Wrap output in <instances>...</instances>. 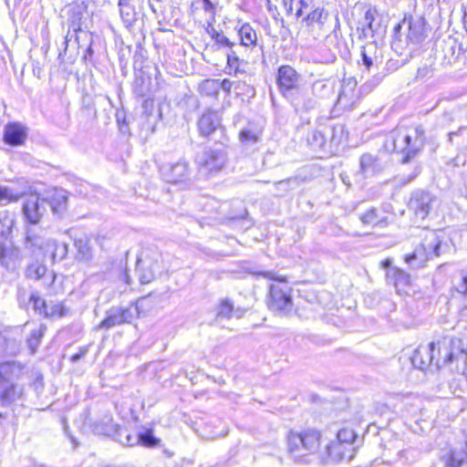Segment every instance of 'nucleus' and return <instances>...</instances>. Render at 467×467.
I'll list each match as a JSON object with an SVG mask.
<instances>
[{
	"label": "nucleus",
	"instance_id": "nucleus-1",
	"mask_svg": "<svg viewBox=\"0 0 467 467\" xmlns=\"http://www.w3.org/2000/svg\"><path fill=\"white\" fill-rule=\"evenodd\" d=\"M426 136L422 126L410 130H394L387 137L384 149L401 155L400 162L408 163L423 150Z\"/></svg>",
	"mask_w": 467,
	"mask_h": 467
},
{
	"label": "nucleus",
	"instance_id": "nucleus-2",
	"mask_svg": "<svg viewBox=\"0 0 467 467\" xmlns=\"http://www.w3.org/2000/svg\"><path fill=\"white\" fill-rule=\"evenodd\" d=\"M451 250V244L445 241L443 234L437 231H427L413 252L405 255L404 261L410 267L418 269L423 267L429 260L448 254Z\"/></svg>",
	"mask_w": 467,
	"mask_h": 467
},
{
	"label": "nucleus",
	"instance_id": "nucleus-3",
	"mask_svg": "<svg viewBox=\"0 0 467 467\" xmlns=\"http://www.w3.org/2000/svg\"><path fill=\"white\" fill-rule=\"evenodd\" d=\"M322 435L316 430L301 432L290 431L287 436L288 452L296 462L309 463L314 458L318 459Z\"/></svg>",
	"mask_w": 467,
	"mask_h": 467
},
{
	"label": "nucleus",
	"instance_id": "nucleus-4",
	"mask_svg": "<svg viewBox=\"0 0 467 467\" xmlns=\"http://www.w3.org/2000/svg\"><path fill=\"white\" fill-rule=\"evenodd\" d=\"M14 219L7 213H0V267L9 272L16 271L21 265L23 256L20 249L9 238Z\"/></svg>",
	"mask_w": 467,
	"mask_h": 467
},
{
	"label": "nucleus",
	"instance_id": "nucleus-5",
	"mask_svg": "<svg viewBox=\"0 0 467 467\" xmlns=\"http://www.w3.org/2000/svg\"><path fill=\"white\" fill-rule=\"evenodd\" d=\"M255 275L275 282L269 285L267 296V306L269 309L278 313L290 312L293 306L292 289L288 285L286 278L277 275L272 271H261Z\"/></svg>",
	"mask_w": 467,
	"mask_h": 467
},
{
	"label": "nucleus",
	"instance_id": "nucleus-6",
	"mask_svg": "<svg viewBox=\"0 0 467 467\" xmlns=\"http://www.w3.org/2000/svg\"><path fill=\"white\" fill-rule=\"evenodd\" d=\"M226 144L215 142L214 146H205L194 155V164L199 172L210 176L219 173L226 165L228 155Z\"/></svg>",
	"mask_w": 467,
	"mask_h": 467
},
{
	"label": "nucleus",
	"instance_id": "nucleus-7",
	"mask_svg": "<svg viewBox=\"0 0 467 467\" xmlns=\"http://www.w3.org/2000/svg\"><path fill=\"white\" fill-rule=\"evenodd\" d=\"M197 126L202 137L209 138L222 144H226L229 140L225 130L221 124V118L214 110L206 109L200 117Z\"/></svg>",
	"mask_w": 467,
	"mask_h": 467
},
{
	"label": "nucleus",
	"instance_id": "nucleus-8",
	"mask_svg": "<svg viewBox=\"0 0 467 467\" xmlns=\"http://www.w3.org/2000/svg\"><path fill=\"white\" fill-rule=\"evenodd\" d=\"M140 309L138 304L130 305L127 307L113 306L106 312L105 318L99 323V328L109 330L114 327L130 324L139 317Z\"/></svg>",
	"mask_w": 467,
	"mask_h": 467
},
{
	"label": "nucleus",
	"instance_id": "nucleus-9",
	"mask_svg": "<svg viewBox=\"0 0 467 467\" xmlns=\"http://www.w3.org/2000/svg\"><path fill=\"white\" fill-rule=\"evenodd\" d=\"M301 75L291 66L282 65L277 69L276 83L280 92L286 99L293 98L300 91Z\"/></svg>",
	"mask_w": 467,
	"mask_h": 467
},
{
	"label": "nucleus",
	"instance_id": "nucleus-10",
	"mask_svg": "<svg viewBox=\"0 0 467 467\" xmlns=\"http://www.w3.org/2000/svg\"><path fill=\"white\" fill-rule=\"evenodd\" d=\"M438 202L437 197L429 191L418 189L410 193L408 208L417 218H427Z\"/></svg>",
	"mask_w": 467,
	"mask_h": 467
},
{
	"label": "nucleus",
	"instance_id": "nucleus-11",
	"mask_svg": "<svg viewBox=\"0 0 467 467\" xmlns=\"http://www.w3.org/2000/svg\"><path fill=\"white\" fill-rule=\"evenodd\" d=\"M22 339L19 327H0V358L16 356Z\"/></svg>",
	"mask_w": 467,
	"mask_h": 467
},
{
	"label": "nucleus",
	"instance_id": "nucleus-12",
	"mask_svg": "<svg viewBox=\"0 0 467 467\" xmlns=\"http://www.w3.org/2000/svg\"><path fill=\"white\" fill-rule=\"evenodd\" d=\"M162 178L170 183L185 182L190 179L191 169L185 160H180L176 162L164 163L160 167Z\"/></svg>",
	"mask_w": 467,
	"mask_h": 467
},
{
	"label": "nucleus",
	"instance_id": "nucleus-13",
	"mask_svg": "<svg viewBox=\"0 0 467 467\" xmlns=\"http://www.w3.org/2000/svg\"><path fill=\"white\" fill-rule=\"evenodd\" d=\"M47 199H40L37 195L28 196L22 206L26 220L31 224L38 223L47 211Z\"/></svg>",
	"mask_w": 467,
	"mask_h": 467
},
{
	"label": "nucleus",
	"instance_id": "nucleus-14",
	"mask_svg": "<svg viewBox=\"0 0 467 467\" xmlns=\"http://www.w3.org/2000/svg\"><path fill=\"white\" fill-rule=\"evenodd\" d=\"M407 35L405 36V45L410 42L418 44L426 37V20L422 16L405 17Z\"/></svg>",
	"mask_w": 467,
	"mask_h": 467
},
{
	"label": "nucleus",
	"instance_id": "nucleus-15",
	"mask_svg": "<svg viewBox=\"0 0 467 467\" xmlns=\"http://www.w3.org/2000/svg\"><path fill=\"white\" fill-rule=\"evenodd\" d=\"M28 135L27 128L20 122H8L4 128L3 141L11 147L25 144Z\"/></svg>",
	"mask_w": 467,
	"mask_h": 467
},
{
	"label": "nucleus",
	"instance_id": "nucleus-16",
	"mask_svg": "<svg viewBox=\"0 0 467 467\" xmlns=\"http://www.w3.org/2000/svg\"><path fill=\"white\" fill-rule=\"evenodd\" d=\"M387 166V162L378 154L364 153L359 158V172L364 177H371L381 173Z\"/></svg>",
	"mask_w": 467,
	"mask_h": 467
},
{
	"label": "nucleus",
	"instance_id": "nucleus-17",
	"mask_svg": "<svg viewBox=\"0 0 467 467\" xmlns=\"http://www.w3.org/2000/svg\"><path fill=\"white\" fill-rule=\"evenodd\" d=\"M17 301L19 306L25 309H28L32 306L33 310L36 314L44 317L45 311H47V302L39 296L37 292H32L29 296H26L25 289L18 288L17 290Z\"/></svg>",
	"mask_w": 467,
	"mask_h": 467
},
{
	"label": "nucleus",
	"instance_id": "nucleus-18",
	"mask_svg": "<svg viewBox=\"0 0 467 467\" xmlns=\"http://www.w3.org/2000/svg\"><path fill=\"white\" fill-rule=\"evenodd\" d=\"M379 13L376 7L369 6L364 14L362 20L359 22L361 26V33L359 38L373 37L374 34L380 29Z\"/></svg>",
	"mask_w": 467,
	"mask_h": 467
},
{
	"label": "nucleus",
	"instance_id": "nucleus-19",
	"mask_svg": "<svg viewBox=\"0 0 467 467\" xmlns=\"http://www.w3.org/2000/svg\"><path fill=\"white\" fill-rule=\"evenodd\" d=\"M82 16V12L78 7H73L69 10L67 18L68 32L64 40L66 47L67 46L69 39L73 36H75L76 41L79 45V34L84 37L89 36L88 32L81 29Z\"/></svg>",
	"mask_w": 467,
	"mask_h": 467
},
{
	"label": "nucleus",
	"instance_id": "nucleus-20",
	"mask_svg": "<svg viewBox=\"0 0 467 467\" xmlns=\"http://www.w3.org/2000/svg\"><path fill=\"white\" fill-rule=\"evenodd\" d=\"M51 241L52 239L46 238L35 229H28L25 239V246L34 254H42L44 256H47V244Z\"/></svg>",
	"mask_w": 467,
	"mask_h": 467
},
{
	"label": "nucleus",
	"instance_id": "nucleus-21",
	"mask_svg": "<svg viewBox=\"0 0 467 467\" xmlns=\"http://www.w3.org/2000/svg\"><path fill=\"white\" fill-rule=\"evenodd\" d=\"M24 394V388L16 382L0 381V403L3 407L11 406L20 400Z\"/></svg>",
	"mask_w": 467,
	"mask_h": 467
},
{
	"label": "nucleus",
	"instance_id": "nucleus-22",
	"mask_svg": "<svg viewBox=\"0 0 467 467\" xmlns=\"http://www.w3.org/2000/svg\"><path fill=\"white\" fill-rule=\"evenodd\" d=\"M435 343L431 342L428 347H419L414 350L410 357V361L415 368L424 370L431 363L434 358L433 352L435 350Z\"/></svg>",
	"mask_w": 467,
	"mask_h": 467
},
{
	"label": "nucleus",
	"instance_id": "nucleus-23",
	"mask_svg": "<svg viewBox=\"0 0 467 467\" xmlns=\"http://www.w3.org/2000/svg\"><path fill=\"white\" fill-rule=\"evenodd\" d=\"M25 275L28 279L42 281L45 286L51 285L55 281L54 274L51 273L50 275H47V266L38 261L28 265L26 266Z\"/></svg>",
	"mask_w": 467,
	"mask_h": 467
},
{
	"label": "nucleus",
	"instance_id": "nucleus-24",
	"mask_svg": "<svg viewBox=\"0 0 467 467\" xmlns=\"http://www.w3.org/2000/svg\"><path fill=\"white\" fill-rule=\"evenodd\" d=\"M355 84L348 82L344 85L342 90L337 96L336 106L342 110H351L354 109L355 104L358 99L357 92L355 91Z\"/></svg>",
	"mask_w": 467,
	"mask_h": 467
},
{
	"label": "nucleus",
	"instance_id": "nucleus-25",
	"mask_svg": "<svg viewBox=\"0 0 467 467\" xmlns=\"http://www.w3.org/2000/svg\"><path fill=\"white\" fill-rule=\"evenodd\" d=\"M323 127L326 136L330 135V139H328V151H332L347 140V131L343 124H323Z\"/></svg>",
	"mask_w": 467,
	"mask_h": 467
},
{
	"label": "nucleus",
	"instance_id": "nucleus-26",
	"mask_svg": "<svg viewBox=\"0 0 467 467\" xmlns=\"http://www.w3.org/2000/svg\"><path fill=\"white\" fill-rule=\"evenodd\" d=\"M463 48L462 44L458 43L455 39H449L448 41H444L441 58L442 65H454L459 60Z\"/></svg>",
	"mask_w": 467,
	"mask_h": 467
},
{
	"label": "nucleus",
	"instance_id": "nucleus-27",
	"mask_svg": "<svg viewBox=\"0 0 467 467\" xmlns=\"http://www.w3.org/2000/svg\"><path fill=\"white\" fill-rule=\"evenodd\" d=\"M92 428L96 434L109 436L112 439L118 434H122L120 427L113 423L110 415H105L99 420L95 421Z\"/></svg>",
	"mask_w": 467,
	"mask_h": 467
},
{
	"label": "nucleus",
	"instance_id": "nucleus-28",
	"mask_svg": "<svg viewBox=\"0 0 467 467\" xmlns=\"http://www.w3.org/2000/svg\"><path fill=\"white\" fill-rule=\"evenodd\" d=\"M23 364L17 361H6L0 364V381L15 382L19 379L24 370Z\"/></svg>",
	"mask_w": 467,
	"mask_h": 467
},
{
	"label": "nucleus",
	"instance_id": "nucleus-29",
	"mask_svg": "<svg viewBox=\"0 0 467 467\" xmlns=\"http://www.w3.org/2000/svg\"><path fill=\"white\" fill-rule=\"evenodd\" d=\"M306 141L308 146L314 150H328V139L324 131L323 124L308 132Z\"/></svg>",
	"mask_w": 467,
	"mask_h": 467
},
{
	"label": "nucleus",
	"instance_id": "nucleus-30",
	"mask_svg": "<svg viewBox=\"0 0 467 467\" xmlns=\"http://www.w3.org/2000/svg\"><path fill=\"white\" fill-rule=\"evenodd\" d=\"M347 447L337 440L331 441L325 446V451L320 453L318 460L324 462L329 458L333 461H341L346 457Z\"/></svg>",
	"mask_w": 467,
	"mask_h": 467
},
{
	"label": "nucleus",
	"instance_id": "nucleus-31",
	"mask_svg": "<svg viewBox=\"0 0 467 467\" xmlns=\"http://www.w3.org/2000/svg\"><path fill=\"white\" fill-rule=\"evenodd\" d=\"M118 7L124 26L127 28L131 29L140 18V8L137 7L136 4L125 5Z\"/></svg>",
	"mask_w": 467,
	"mask_h": 467
},
{
	"label": "nucleus",
	"instance_id": "nucleus-32",
	"mask_svg": "<svg viewBox=\"0 0 467 467\" xmlns=\"http://www.w3.org/2000/svg\"><path fill=\"white\" fill-rule=\"evenodd\" d=\"M386 280L389 284L395 286L396 290L400 292L404 289L410 283V275L400 268L389 269L386 273Z\"/></svg>",
	"mask_w": 467,
	"mask_h": 467
},
{
	"label": "nucleus",
	"instance_id": "nucleus-33",
	"mask_svg": "<svg viewBox=\"0 0 467 467\" xmlns=\"http://www.w3.org/2000/svg\"><path fill=\"white\" fill-rule=\"evenodd\" d=\"M336 82L335 80L318 79L312 84V95L317 99H328L332 97L335 90Z\"/></svg>",
	"mask_w": 467,
	"mask_h": 467
},
{
	"label": "nucleus",
	"instance_id": "nucleus-34",
	"mask_svg": "<svg viewBox=\"0 0 467 467\" xmlns=\"http://www.w3.org/2000/svg\"><path fill=\"white\" fill-rule=\"evenodd\" d=\"M263 129L254 124H248L239 132V140L244 145H253L261 140Z\"/></svg>",
	"mask_w": 467,
	"mask_h": 467
},
{
	"label": "nucleus",
	"instance_id": "nucleus-35",
	"mask_svg": "<svg viewBox=\"0 0 467 467\" xmlns=\"http://www.w3.org/2000/svg\"><path fill=\"white\" fill-rule=\"evenodd\" d=\"M47 202V208H50L57 217H61L67 210V197L63 191L57 192Z\"/></svg>",
	"mask_w": 467,
	"mask_h": 467
},
{
	"label": "nucleus",
	"instance_id": "nucleus-36",
	"mask_svg": "<svg viewBox=\"0 0 467 467\" xmlns=\"http://www.w3.org/2000/svg\"><path fill=\"white\" fill-rule=\"evenodd\" d=\"M74 245L77 249L76 260L79 262H88L92 258V248L89 240L86 237L76 239Z\"/></svg>",
	"mask_w": 467,
	"mask_h": 467
},
{
	"label": "nucleus",
	"instance_id": "nucleus-37",
	"mask_svg": "<svg viewBox=\"0 0 467 467\" xmlns=\"http://www.w3.org/2000/svg\"><path fill=\"white\" fill-rule=\"evenodd\" d=\"M375 48V46L371 44L364 47L361 50L362 65L368 72L377 69L379 67V64L381 63V60L377 56H373Z\"/></svg>",
	"mask_w": 467,
	"mask_h": 467
},
{
	"label": "nucleus",
	"instance_id": "nucleus-38",
	"mask_svg": "<svg viewBox=\"0 0 467 467\" xmlns=\"http://www.w3.org/2000/svg\"><path fill=\"white\" fill-rule=\"evenodd\" d=\"M238 36L240 38V45L250 47H255L257 44V35L255 30L250 24L244 23L238 29Z\"/></svg>",
	"mask_w": 467,
	"mask_h": 467
},
{
	"label": "nucleus",
	"instance_id": "nucleus-39",
	"mask_svg": "<svg viewBox=\"0 0 467 467\" xmlns=\"http://www.w3.org/2000/svg\"><path fill=\"white\" fill-rule=\"evenodd\" d=\"M289 99H291L292 104L295 106L296 110L301 109L308 111L318 106L317 99L316 97L303 95L300 91Z\"/></svg>",
	"mask_w": 467,
	"mask_h": 467
},
{
	"label": "nucleus",
	"instance_id": "nucleus-40",
	"mask_svg": "<svg viewBox=\"0 0 467 467\" xmlns=\"http://www.w3.org/2000/svg\"><path fill=\"white\" fill-rule=\"evenodd\" d=\"M464 437L466 439L464 451H451L443 457L446 467H461L463 462L467 463V432H464Z\"/></svg>",
	"mask_w": 467,
	"mask_h": 467
},
{
	"label": "nucleus",
	"instance_id": "nucleus-41",
	"mask_svg": "<svg viewBox=\"0 0 467 467\" xmlns=\"http://www.w3.org/2000/svg\"><path fill=\"white\" fill-rule=\"evenodd\" d=\"M68 253V245L65 243H58L56 240L47 244V256L49 255L52 262L62 261Z\"/></svg>",
	"mask_w": 467,
	"mask_h": 467
},
{
	"label": "nucleus",
	"instance_id": "nucleus-42",
	"mask_svg": "<svg viewBox=\"0 0 467 467\" xmlns=\"http://www.w3.org/2000/svg\"><path fill=\"white\" fill-rule=\"evenodd\" d=\"M234 309V301L228 297L220 300L216 306V320L230 319Z\"/></svg>",
	"mask_w": 467,
	"mask_h": 467
},
{
	"label": "nucleus",
	"instance_id": "nucleus-43",
	"mask_svg": "<svg viewBox=\"0 0 467 467\" xmlns=\"http://www.w3.org/2000/svg\"><path fill=\"white\" fill-rule=\"evenodd\" d=\"M206 31L210 35L212 39L214 41V46H216L217 49H220L222 47H226L228 49L231 47L236 46V44L231 41L226 36H224L223 32L217 31L212 26L207 27Z\"/></svg>",
	"mask_w": 467,
	"mask_h": 467
},
{
	"label": "nucleus",
	"instance_id": "nucleus-44",
	"mask_svg": "<svg viewBox=\"0 0 467 467\" xmlns=\"http://www.w3.org/2000/svg\"><path fill=\"white\" fill-rule=\"evenodd\" d=\"M136 272L139 275V280L141 284H149L155 277V270L151 265H145V262L138 259Z\"/></svg>",
	"mask_w": 467,
	"mask_h": 467
},
{
	"label": "nucleus",
	"instance_id": "nucleus-45",
	"mask_svg": "<svg viewBox=\"0 0 467 467\" xmlns=\"http://www.w3.org/2000/svg\"><path fill=\"white\" fill-rule=\"evenodd\" d=\"M46 329L47 327L45 325H40L37 328L31 331L30 336L26 339V343L32 354L36 351Z\"/></svg>",
	"mask_w": 467,
	"mask_h": 467
},
{
	"label": "nucleus",
	"instance_id": "nucleus-46",
	"mask_svg": "<svg viewBox=\"0 0 467 467\" xmlns=\"http://www.w3.org/2000/svg\"><path fill=\"white\" fill-rule=\"evenodd\" d=\"M327 18L328 12L323 7H317L305 17V21L307 26H312L314 23L323 26Z\"/></svg>",
	"mask_w": 467,
	"mask_h": 467
},
{
	"label": "nucleus",
	"instance_id": "nucleus-47",
	"mask_svg": "<svg viewBox=\"0 0 467 467\" xmlns=\"http://www.w3.org/2000/svg\"><path fill=\"white\" fill-rule=\"evenodd\" d=\"M406 35V23H404V20H402L394 26L392 47H402V46L405 45L404 39Z\"/></svg>",
	"mask_w": 467,
	"mask_h": 467
},
{
	"label": "nucleus",
	"instance_id": "nucleus-48",
	"mask_svg": "<svg viewBox=\"0 0 467 467\" xmlns=\"http://www.w3.org/2000/svg\"><path fill=\"white\" fill-rule=\"evenodd\" d=\"M138 434L139 443L142 444L145 447L153 448L158 446L161 442V440L153 435V431L151 429H147L144 431H141Z\"/></svg>",
	"mask_w": 467,
	"mask_h": 467
},
{
	"label": "nucleus",
	"instance_id": "nucleus-49",
	"mask_svg": "<svg viewBox=\"0 0 467 467\" xmlns=\"http://www.w3.org/2000/svg\"><path fill=\"white\" fill-rule=\"evenodd\" d=\"M234 47H231L227 49L226 52V69H229L228 74H231V70H234L235 73L238 72L240 64L242 60L240 59L236 50L234 48Z\"/></svg>",
	"mask_w": 467,
	"mask_h": 467
},
{
	"label": "nucleus",
	"instance_id": "nucleus-50",
	"mask_svg": "<svg viewBox=\"0 0 467 467\" xmlns=\"http://www.w3.org/2000/svg\"><path fill=\"white\" fill-rule=\"evenodd\" d=\"M67 309L62 303H52L47 306V311H45L44 317L57 318L65 317Z\"/></svg>",
	"mask_w": 467,
	"mask_h": 467
},
{
	"label": "nucleus",
	"instance_id": "nucleus-51",
	"mask_svg": "<svg viewBox=\"0 0 467 467\" xmlns=\"http://www.w3.org/2000/svg\"><path fill=\"white\" fill-rule=\"evenodd\" d=\"M242 87L245 88L248 93H255L254 88L252 86L243 81H231L230 79L224 78L221 83V88L226 92H230L232 88L237 89Z\"/></svg>",
	"mask_w": 467,
	"mask_h": 467
},
{
	"label": "nucleus",
	"instance_id": "nucleus-52",
	"mask_svg": "<svg viewBox=\"0 0 467 467\" xmlns=\"http://www.w3.org/2000/svg\"><path fill=\"white\" fill-rule=\"evenodd\" d=\"M122 434H118L114 437V441H119L125 446H133L139 444V434L131 435L126 429L120 428Z\"/></svg>",
	"mask_w": 467,
	"mask_h": 467
},
{
	"label": "nucleus",
	"instance_id": "nucleus-53",
	"mask_svg": "<svg viewBox=\"0 0 467 467\" xmlns=\"http://www.w3.org/2000/svg\"><path fill=\"white\" fill-rule=\"evenodd\" d=\"M18 199L19 195L15 193L11 188L0 185V202L6 204L16 202Z\"/></svg>",
	"mask_w": 467,
	"mask_h": 467
},
{
	"label": "nucleus",
	"instance_id": "nucleus-54",
	"mask_svg": "<svg viewBox=\"0 0 467 467\" xmlns=\"http://www.w3.org/2000/svg\"><path fill=\"white\" fill-rule=\"evenodd\" d=\"M356 440V434L352 430L349 429H342L338 431L337 434V441L347 445L350 446Z\"/></svg>",
	"mask_w": 467,
	"mask_h": 467
},
{
	"label": "nucleus",
	"instance_id": "nucleus-55",
	"mask_svg": "<svg viewBox=\"0 0 467 467\" xmlns=\"http://www.w3.org/2000/svg\"><path fill=\"white\" fill-rule=\"evenodd\" d=\"M81 104L83 109L87 110L93 118H97V109L95 108L94 99L91 96L88 94L83 95Z\"/></svg>",
	"mask_w": 467,
	"mask_h": 467
},
{
	"label": "nucleus",
	"instance_id": "nucleus-56",
	"mask_svg": "<svg viewBox=\"0 0 467 467\" xmlns=\"http://www.w3.org/2000/svg\"><path fill=\"white\" fill-rule=\"evenodd\" d=\"M360 221L365 224L377 225L379 222L377 214V210L375 208L368 210L365 213H363L360 216Z\"/></svg>",
	"mask_w": 467,
	"mask_h": 467
},
{
	"label": "nucleus",
	"instance_id": "nucleus-57",
	"mask_svg": "<svg viewBox=\"0 0 467 467\" xmlns=\"http://www.w3.org/2000/svg\"><path fill=\"white\" fill-rule=\"evenodd\" d=\"M116 120L119 126V129L121 133L129 134V123L127 122L126 113L124 111H117L116 113Z\"/></svg>",
	"mask_w": 467,
	"mask_h": 467
},
{
	"label": "nucleus",
	"instance_id": "nucleus-58",
	"mask_svg": "<svg viewBox=\"0 0 467 467\" xmlns=\"http://www.w3.org/2000/svg\"><path fill=\"white\" fill-rule=\"evenodd\" d=\"M433 71L434 68L432 67V62L431 61L430 63H425L419 67L416 77L420 79L431 78L433 75Z\"/></svg>",
	"mask_w": 467,
	"mask_h": 467
},
{
	"label": "nucleus",
	"instance_id": "nucleus-59",
	"mask_svg": "<svg viewBox=\"0 0 467 467\" xmlns=\"http://www.w3.org/2000/svg\"><path fill=\"white\" fill-rule=\"evenodd\" d=\"M456 291L464 297V307H467V272L462 273V281L456 285Z\"/></svg>",
	"mask_w": 467,
	"mask_h": 467
},
{
	"label": "nucleus",
	"instance_id": "nucleus-60",
	"mask_svg": "<svg viewBox=\"0 0 467 467\" xmlns=\"http://www.w3.org/2000/svg\"><path fill=\"white\" fill-rule=\"evenodd\" d=\"M297 180L296 178L282 180L275 183V188L278 191L288 192L292 189V184H296Z\"/></svg>",
	"mask_w": 467,
	"mask_h": 467
},
{
	"label": "nucleus",
	"instance_id": "nucleus-61",
	"mask_svg": "<svg viewBox=\"0 0 467 467\" xmlns=\"http://www.w3.org/2000/svg\"><path fill=\"white\" fill-rule=\"evenodd\" d=\"M88 350H89V346H82V347H80L78 348V351L76 354H74V355H72L70 357V358H69L70 361L72 363L78 362L80 359L85 358V356L88 354Z\"/></svg>",
	"mask_w": 467,
	"mask_h": 467
},
{
	"label": "nucleus",
	"instance_id": "nucleus-62",
	"mask_svg": "<svg viewBox=\"0 0 467 467\" xmlns=\"http://www.w3.org/2000/svg\"><path fill=\"white\" fill-rule=\"evenodd\" d=\"M88 36H87L86 38H88L89 44L84 52L83 59L85 61L93 62L94 50L92 48V43H93L92 35L88 33Z\"/></svg>",
	"mask_w": 467,
	"mask_h": 467
},
{
	"label": "nucleus",
	"instance_id": "nucleus-63",
	"mask_svg": "<svg viewBox=\"0 0 467 467\" xmlns=\"http://www.w3.org/2000/svg\"><path fill=\"white\" fill-rule=\"evenodd\" d=\"M153 104L154 101L151 99H145L142 101V109H143V114L147 117L151 115V111L153 109Z\"/></svg>",
	"mask_w": 467,
	"mask_h": 467
},
{
	"label": "nucleus",
	"instance_id": "nucleus-64",
	"mask_svg": "<svg viewBox=\"0 0 467 467\" xmlns=\"http://www.w3.org/2000/svg\"><path fill=\"white\" fill-rule=\"evenodd\" d=\"M393 260L391 258H386L383 261H381L380 265L383 269L389 271V269H395L396 267L392 266Z\"/></svg>",
	"mask_w": 467,
	"mask_h": 467
}]
</instances>
